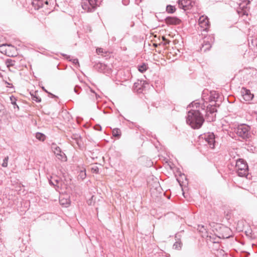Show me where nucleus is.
Listing matches in <instances>:
<instances>
[{"mask_svg": "<svg viewBox=\"0 0 257 257\" xmlns=\"http://www.w3.org/2000/svg\"><path fill=\"white\" fill-rule=\"evenodd\" d=\"M235 169L237 175L239 177H246L248 174V165L246 162L242 159H239L236 161Z\"/></svg>", "mask_w": 257, "mask_h": 257, "instance_id": "3", "label": "nucleus"}, {"mask_svg": "<svg viewBox=\"0 0 257 257\" xmlns=\"http://www.w3.org/2000/svg\"><path fill=\"white\" fill-rule=\"evenodd\" d=\"M147 68H148V67H147V65L146 64L144 63L142 65L139 66L138 70L141 72L143 73L147 70Z\"/></svg>", "mask_w": 257, "mask_h": 257, "instance_id": "22", "label": "nucleus"}, {"mask_svg": "<svg viewBox=\"0 0 257 257\" xmlns=\"http://www.w3.org/2000/svg\"><path fill=\"white\" fill-rule=\"evenodd\" d=\"M198 229L199 230V231L203 232L204 230H205V228H204V226L203 225H198Z\"/></svg>", "mask_w": 257, "mask_h": 257, "instance_id": "33", "label": "nucleus"}, {"mask_svg": "<svg viewBox=\"0 0 257 257\" xmlns=\"http://www.w3.org/2000/svg\"><path fill=\"white\" fill-rule=\"evenodd\" d=\"M63 56H66V59L69 60V61H72V60H71L70 58V56H67V55H63Z\"/></svg>", "mask_w": 257, "mask_h": 257, "instance_id": "38", "label": "nucleus"}, {"mask_svg": "<svg viewBox=\"0 0 257 257\" xmlns=\"http://www.w3.org/2000/svg\"><path fill=\"white\" fill-rule=\"evenodd\" d=\"M221 139L212 132H208L200 135L198 137V141L200 143L205 142L208 143V145H215L216 144H221Z\"/></svg>", "mask_w": 257, "mask_h": 257, "instance_id": "2", "label": "nucleus"}, {"mask_svg": "<svg viewBox=\"0 0 257 257\" xmlns=\"http://www.w3.org/2000/svg\"><path fill=\"white\" fill-rule=\"evenodd\" d=\"M10 99L11 101V103L13 105L14 108L15 109L17 108L18 110H19V107L16 103V98L14 96H12L10 97Z\"/></svg>", "mask_w": 257, "mask_h": 257, "instance_id": "18", "label": "nucleus"}, {"mask_svg": "<svg viewBox=\"0 0 257 257\" xmlns=\"http://www.w3.org/2000/svg\"><path fill=\"white\" fill-rule=\"evenodd\" d=\"M15 63L16 61L12 59H7L5 61V64L8 67L14 66Z\"/></svg>", "mask_w": 257, "mask_h": 257, "instance_id": "16", "label": "nucleus"}, {"mask_svg": "<svg viewBox=\"0 0 257 257\" xmlns=\"http://www.w3.org/2000/svg\"><path fill=\"white\" fill-rule=\"evenodd\" d=\"M165 22L168 25H177L180 24L181 21L176 17H167Z\"/></svg>", "mask_w": 257, "mask_h": 257, "instance_id": "10", "label": "nucleus"}, {"mask_svg": "<svg viewBox=\"0 0 257 257\" xmlns=\"http://www.w3.org/2000/svg\"><path fill=\"white\" fill-rule=\"evenodd\" d=\"M112 135L113 137H116L117 138H119L121 136V131L120 129L115 128L112 130Z\"/></svg>", "mask_w": 257, "mask_h": 257, "instance_id": "15", "label": "nucleus"}, {"mask_svg": "<svg viewBox=\"0 0 257 257\" xmlns=\"http://www.w3.org/2000/svg\"><path fill=\"white\" fill-rule=\"evenodd\" d=\"M176 10L175 6L169 5L166 7V12L169 14H173Z\"/></svg>", "mask_w": 257, "mask_h": 257, "instance_id": "14", "label": "nucleus"}, {"mask_svg": "<svg viewBox=\"0 0 257 257\" xmlns=\"http://www.w3.org/2000/svg\"><path fill=\"white\" fill-rule=\"evenodd\" d=\"M93 93H94V94H95V95L96 94V93H95V92L93 91Z\"/></svg>", "mask_w": 257, "mask_h": 257, "instance_id": "47", "label": "nucleus"}, {"mask_svg": "<svg viewBox=\"0 0 257 257\" xmlns=\"http://www.w3.org/2000/svg\"><path fill=\"white\" fill-rule=\"evenodd\" d=\"M91 170H92V172L93 173H98L99 169H98V167H97L92 168Z\"/></svg>", "mask_w": 257, "mask_h": 257, "instance_id": "32", "label": "nucleus"}, {"mask_svg": "<svg viewBox=\"0 0 257 257\" xmlns=\"http://www.w3.org/2000/svg\"><path fill=\"white\" fill-rule=\"evenodd\" d=\"M96 53L98 54H102L104 53L103 49L101 48H98L96 49ZM106 53V52H105Z\"/></svg>", "mask_w": 257, "mask_h": 257, "instance_id": "29", "label": "nucleus"}, {"mask_svg": "<svg viewBox=\"0 0 257 257\" xmlns=\"http://www.w3.org/2000/svg\"><path fill=\"white\" fill-rule=\"evenodd\" d=\"M72 62L75 64H79V62H78V60L77 59H74L72 60Z\"/></svg>", "mask_w": 257, "mask_h": 257, "instance_id": "37", "label": "nucleus"}, {"mask_svg": "<svg viewBox=\"0 0 257 257\" xmlns=\"http://www.w3.org/2000/svg\"><path fill=\"white\" fill-rule=\"evenodd\" d=\"M224 229L225 230V231H229V229L227 227H224Z\"/></svg>", "mask_w": 257, "mask_h": 257, "instance_id": "42", "label": "nucleus"}, {"mask_svg": "<svg viewBox=\"0 0 257 257\" xmlns=\"http://www.w3.org/2000/svg\"><path fill=\"white\" fill-rule=\"evenodd\" d=\"M53 179V178L51 177V179L49 180V183L51 184V185H54V186H56L57 185H58L59 183H60V182L58 180V179L57 178V177H56V179H54V180H52Z\"/></svg>", "mask_w": 257, "mask_h": 257, "instance_id": "21", "label": "nucleus"}, {"mask_svg": "<svg viewBox=\"0 0 257 257\" xmlns=\"http://www.w3.org/2000/svg\"><path fill=\"white\" fill-rule=\"evenodd\" d=\"M215 96H211L210 97V98H209V101L210 102H212V101H215Z\"/></svg>", "mask_w": 257, "mask_h": 257, "instance_id": "35", "label": "nucleus"}, {"mask_svg": "<svg viewBox=\"0 0 257 257\" xmlns=\"http://www.w3.org/2000/svg\"><path fill=\"white\" fill-rule=\"evenodd\" d=\"M163 40L164 41H166L167 40V39L164 37H163Z\"/></svg>", "mask_w": 257, "mask_h": 257, "instance_id": "43", "label": "nucleus"}, {"mask_svg": "<svg viewBox=\"0 0 257 257\" xmlns=\"http://www.w3.org/2000/svg\"><path fill=\"white\" fill-rule=\"evenodd\" d=\"M33 5L35 6V9H39L40 8H42L43 7V4L40 2H37V4L35 3V2H34L33 3Z\"/></svg>", "mask_w": 257, "mask_h": 257, "instance_id": "24", "label": "nucleus"}, {"mask_svg": "<svg viewBox=\"0 0 257 257\" xmlns=\"http://www.w3.org/2000/svg\"><path fill=\"white\" fill-rule=\"evenodd\" d=\"M207 107L206 110L207 111H209L210 113H213L217 111L215 107L213 106L212 105H211L210 107L209 105H207V106H205V108Z\"/></svg>", "mask_w": 257, "mask_h": 257, "instance_id": "23", "label": "nucleus"}, {"mask_svg": "<svg viewBox=\"0 0 257 257\" xmlns=\"http://www.w3.org/2000/svg\"><path fill=\"white\" fill-rule=\"evenodd\" d=\"M42 89H43L45 92H46L48 93L49 94L51 95L52 96V97H56V96H55V95H54V94H52V93H50V92H48L46 90V89L44 87H42Z\"/></svg>", "mask_w": 257, "mask_h": 257, "instance_id": "36", "label": "nucleus"}, {"mask_svg": "<svg viewBox=\"0 0 257 257\" xmlns=\"http://www.w3.org/2000/svg\"><path fill=\"white\" fill-rule=\"evenodd\" d=\"M208 19L203 16L200 17L199 19V25L201 28V31H207L209 27Z\"/></svg>", "mask_w": 257, "mask_h": 257, "instance_id": "6", "label": "nucleus"}, {"mask_svg": "<svg viewBox=\"0 0 257 257\" xmlns=\"http://www.w3.org/2000/svg\"><path fill=\"white\" fill-rule=\"evenodd\" d=\"M53 149V152L58 159L62 161H66L67 157L65 154L64 152H62L61 149L58 146H56Z\"/></svg>", "mask_w": 257, "mask_h": 257, "instance_id": "8", "label": "nucleus"}, {"mask_svg": "<svg viewBox=\"0 0 257 257\" xmlns=\"http://www.w3.org/2000/svg\"><path fill=\"white\" fill-rule=\"evenodd\" d=\"M212 38H210V41H209V38L205 37V40H204L202 46L201 48V51L206 52L209 50L212 46Z\"/></svg>", "mask_w": 257, "mask_h": 257, "instance_id": "11", "label": "nucleus"}, {"mask_svg": "<svg viewBox=\"0 0 257 257\" xmlns=\"http://www.w3.org/2000/svg\"><path fill=\"white\" fill-rule=\"evenodd\" d=\"M251 44H252V46H256L257 47V38L251 40Z\"/></svg>", "mask_w": 257, "mask_h": 257, "instance_id": "30", "label": "nucleus"}, {"mask_svg": "<svg viewBox=\"0 0 257 257\" xmlns=\"http://www.w3.org/2000/svg\"><path fill=\"white\" fill-rule=\"evenodd\" d=\"M246 149L248 151L253 152L255 151V147L254 146H247Z\"/></svg>", "mask_w": 257, "mask_h": 257, "instance_id": "28", "label": "nucleus"}, {"mask_svg": "<svg viewBox=\"0 0 257 257\" xmlns=\"http://www.w3.org/2000/svg\"><path fill=\"white\" fill-rule=\"evenodd\" d=\"M178 4L179 8L184 11L190 10L192 7V2L191 0H179Z\"/></svg>", "mask_w": 257, "mask_h": 257, "instance_id": "7", "label": "nucleus"}, {"mask_svg": "<svg viewBox=\"0 0 257 257\" xmlns=\"http://www.w3.org/2000/svg\"><path fill=\"white\" fill-rule=\"evenodd\" d=\"M59 202L60 204L63 207H68L70 203V200L69 198H65L62 196L60 197Z\"/></svg>", "mask_w": 257, "mask_h": 257, "instance_id": "13", "label": "nucleus"}, {"mask_svg": "<svg viewBox=\"0 0 257 257\" xmlns=\"http://www.w3.org/2000/svg\"><path fill=\"white\" fill-rule=\"evenodd\" d=\"M243 15H247V14H246V12H243Z\"/></svg>", "mask_w": 257, "mask_h": 257, "instance_id": "44", "label": "nucleus"}, {"mask_svg": "<svg viewBox=\"0 0 257 257\" xmlns=\"http://www.w3.org/2000/svg\"><path fill=\"white\" fill-rule=\"evenodd\" d=\"M93 93H94V94H95V95L96 94V93H95V92L93 91Z\"/></svg>", "mask_w": 257, "mask_h": 257, "instance_id": "48", "label": "nucleus"}, {"mask_svg": "<svg viewBox=\"0 0 257 257\" xmlns=\"http://www.w3.org/2000/svg\"><path fill=\"white\" fill-rule=\"evenodd\" d=\"M45 3H46V4H48V2L47 1H46Z\"/></svg>", "mask_w": 257, "mask_h": 257, "instance_id": "46", "label": "nucleus"}, {"mask_svg": "<svg viewBox=\"0 0 257 257\" xmlns=\"http://www.w3.org/2000/svg\"><path fill=\"white\" fill-rule=\"evenodd\" d=\"M81 89L80 87L77 86H76L74 88V91L77 94L79 93V90Z\"/></svg>", "mask_w": 257, "mask_h": 257, "instance_id": "31", "label": "nucleus"}, {"mask_svg": "<svg viewBox=\"0 0 257 257\" xmlns=\"http://www.w3.org/2000/svg\"><path fill=\"white\" fill-rule=\"evenodd\" d=\"M181 245H182V243L180 241H176L174 244L173 246L175 249L179 250L181 248Z\"/></svg>", "mask_w": 257, "mask_h": 257, "instance_id": "25", "label": "nucleus"}, {"mask_svg": "<svg viewBox=\"0 0 257 257\" xmlns=\"http://www.w3.org/2000/svg\"><path fill=\"white\" fill-rule=\"evenodd\" d=\"M222 237L224 238H228L229 237V235H222Z\"/></svg>", "mask_w": 257, "mask_h": 257, "instance_id": "40", "label": "nucleus"}, {"mask_svg": "<svg viewBox=\"0 0 257 257\" xmlns=\"http://www.w3.org/2000/svg\"><path fill=\"white\" fill-rule=\"evenodd\" d=\"M249 1H248L247 4H249Z\"/></svg>", "mask_w": 257, "mask_h": 257, "instance_id": "49", "label": "nucleus"}, {"mask_svg": "<svg viewBox=\"0 0 257 257\" xmlns=\"http://www.w3.org/2000/svg\"><path fill=\"white\" fill-rule=\"evenodd\" d=\"M86 173H85V171H83V170H82L80 172V173L79 174V177H80V178H81V179H84L85 177H86Z\"/></svg>", "mask_w": 257, "mask_h": 257, "instance_id": "26", "label": "nucleus"}, {"mask_svg": "<svg viewBox=\"0 0 257 257\" xmlns=\"http://www.w3.org/2000/svg\"><path fill=\"white\" fill-rule=\"evenodd\" d=\"M217 257H228L227 254L222 249H218L216 252Z\"/></svg>", "mask_w": 257, "mask_h": 257, "instance_id": "17", "label": "nucleus"}, {"mask_svg": "<svg viewBox=\"0 0 257 257\" xmlns=\"http://www.w3.org/2000/svg\"><path fill=\"white\" fill-rule=\"evenodd\" d=\"M94 128H95V130H96L97 131H101V126L99 124H97V125H95Z\"/></svg>", "mask_w": 257, "mask_h": 257, "instance_id": "34", "label": "nucleus"}, {"mask_svg": "<svg viewBox=\"0 0 257 257\" xmlns=\"http://www.w3.org/2000/svg\"><path fill=\"white\" fill-rule=\"evenodd\" d=\"M242 93L243 98L246 101L252 100L253 97V94L251 93L249 90L243 88Z\"/></svg>", "mask_w": 257, "mask_h": 257, "instance_id": "12", "label": "nucleus"}, {"mask_svg": "<svg viewBox=\"0 0 257 257\" xmlns=\"http://www.w3.org/2000/svg\"><path fill=\"white\" fill-rule=\"evenodd\" d=\"M250 130V127L249 125L245 124H241L238 125L235 130V132L239 137L247 141L249 140L251 137Z\"/></svg>", "mask_w": 257, "mask_h": 257, "instance_id": "5", "label": "nucleus"}, {"mask_svg": "<svg viewBox=\"0 0 257 257\" xmlns=\"http://www.w3.org/2000/svg\"><path fill=\"white\" fill-rule=\"evenodd\" d=\"M138 84H139L138 83H134V86L136 87H137Z\"/></svg>", "mask_w": 257, "mask_h": 257, "instance_id": "41", "label": "nucleus"}, {"mask_svg": "<svg viewBox=\"0 0 257 257\" xmlns=\"http://www.w3.org/2000/svg\"><path fill=\"white\" fill-rule=\"evenodd\" d=\"M189 107H192V108L188 111L186 122L194 129L200 128L204 122L201 111L206 112L205 105L204 103L194 101L189 105Z\"/></svg>", "mask_w": 257, "mask_h": 257, "instance_id": "1", "label": "nucleus"}, {"mask_svg": "<svg viewBox=\"0 0 257 257\" xmlns=\"http://www.w3.org/2000/svg\"><path fill=\"white\" fill-rule=\"evenodd\" d=\"M94 68L95 70L98 71L103 73H109V68L105 64L102 63H96Z\"/></svg>", "mask_w": 257, "mask_h": 257, "instance_id": "9", "label": "nucleus"}, {"mask_svg": "<svg viewBox=\"0 0 257 257\" xmlns=\"http://www.w3.org/2000/svg\"><path fill=\"white\" fill-rule=\"evenodd\" d=\"M103 0H81L82 9L88 12H93Z\"/></svg>", "mask_w": 257, "mask_h": 257, "instance_id": "4", "label": "nucleus"}, {"mask_svg": "<svg viewBox=\"0 0 257 257\" xmlns=\"http://www.w3.org/2000/svg\"><path fill=\"white\" fill-rule=\"evenodd\" d=\"M170 42V41L169 40H167L166 41H165V42H164V44L165 45H167V44H169Z\"/></svg>", "mask_w": 257, "mask_h": 257, "instance_id": "39", "label": "nucleus"}, {"mask_svg": "<svg viewBox=\"0 0 257 257\" xmlns=\"http://www.w3.org/2000/svg\"><path fill=\"white\" fill-rule=\"evenodd\" d=\"M32 99L33 100L37 102H40L41 101V98L37 95L36 92H35V94H31Z\"/></svg>", "mask_w": 257, "mask_h": 257, "instance_id": "19", "label": "nucleus"}, {"mask_svg": "<svg viewBox=\"0 0 257 257\" xmlns=\"http://www.w3.org/2000/svg\"><path fill=\"white\" fill-rule=\"evenodd\" d=\"M239 7H240V8H244V6L241 7V5H239Z\"/></svg>", "mask_w": 257, "mask_h": 257, "instance_id": "45", "label": "nucleus"}, {"mask_svg": "<svg viewBox=\"0 0 257 257\" xmlns=\"http://www.w3.org/2000/svg\"><path fill=\"white\" fill-rule=\"evenodd\" d=\"M36 137L38 140L41 141H44V140L45 139V138H46L45 135H44L43 134L41 133H36Z\"/></svg>", "mask_w": 257, "mask_h": 257, "instance_id": "20", "label": "nucleus"}, {"mask_svg": "<svg viewBox=\"0 0 257 257\" xmlns=\"http://www.w3.org/2000/svg\"><path fill=\"white\" fill-rule=\"evenodd\" d=\"M8 160H9L8 156H7L5 158V159L3 160V163L2 165L3 167H7Z\"/></svg>", "mask_w": 257, "mask_h": 257, "instance_id": "27", "label": "nucleus"}]
</instances>
